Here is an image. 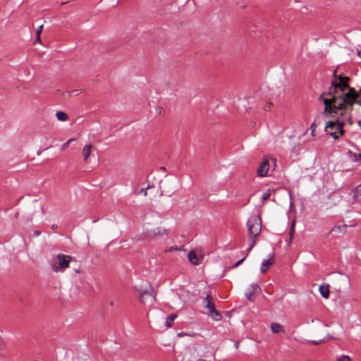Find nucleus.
Returning <instances> with one entry per match:
<instances>
[{
  "mask_svg": "<svg viewBox=\"0 0 361 361\" xmlns=\"http://www.w3.org/2000/svg\"><path fill=\"white\" fill-rule=\"evenodd\" d=\"M245 259V257H243V259H241L240 260H239L238 262H237L234 265H233V267L234 268H236L238 267Z\"/></svg>",
  "mask_w": 361,
  "mask_h": 361,
  "instance_id": "obj_27",
  "label": "nucleus"
},
{
  "mask_svg": "<svg viewBox=\"0 0 361 361\" xmlns=\"http://www.w3.org/2000/svg\"><path fill=\"white\" fill-rule=\"evenodd\" d=\"M56 116L60 121H66L68 119L67 114L63 111H58L56 114Z\"/></svg>",
  "mask_w": 361,
  "mask_h": 361,
  "instance_id": "obj_14",
  "label": "nucleus"
},
{
  "mask_svg": "<svg viewBox=\"0 0 361 361\" xmlns=\"http://www.w3.org/2000/svg\"><path fill=\"white\" fill-rule=\"evenodd\" d=\"M183 335H185V334H184V333H183V332H180V333H178V336H179V337H181V336H183Z\"/></svg>",
  "mask_w": 361,
  "mask_h": 361,
  "instance_id": "obj_31",
  "label": "nucleus"
},
{
  "mask_svg": "<svg viewBox=\"0 0 361 361\" xmlns=\"http://www.w3.org/2000/svg\"><path fill=\"white\" fill-rule=\"evenodd\" d=\"M196 361H207V360H204V359L199 358V359H197Z\"/></svg>",
  "mask_w": 361,
  "mask_h": 361,
  "instance_id": "obj_34",
  "label": "nucleus"
},
{
  "mask_svg": "<svg viewBox=\"0 0 361 361\" xmlns=\"http://www.w3.org/2000/svg\"><path fill=\"white\" fill-rule=\"evenodd\" d=\"M177 250V248H175V247L171 248V250Z\"/></svg>",
  "mask_w": 361,
  "mask_h": 361,
  "instance_id": "obj_36",
  "label": "nucleus"
},
{
  "mask_svg": "<svg viewBox=\"0 0 361 361\" xmlns=\"http://www.w3.org/2000/svg\"><path fill=\"white\" fill-rule=\"evenodd\" d=\"M316 128H317L316 124L314 123H312L310 128L312 130L311 134L312 136H314V132H315Z\"/></svg>",
  "mask_w": 361,
  "mask_h": 361,
  "instance_id": "obj_22",
  "label": "nucleus"
},
{
  "mask_svg": "<svg viewBox=\"0 0 361 361\" xmlns=\"http://www.w3.org/2000/svg\"><path fill=\"white\" fill-rule=\"evenodd\" d=\"M357 124L361 129V120L357 122Z\"/></svg>",
  "mask_w": 361,
  "mask_h": 361,
  "instance_id": "obj_33",
  "label": "nucleus"
},
{
  "mask_svg": "<svg viewBox=\"0 0 361 361\" xmlns=\"http://www.w3.org/2000/svg\"><path fill=\"white\" fill-rule=\"evenodd\" d=\"M247 226L250 243L247 251L249 252L255 245L257 237L262 231V219L260 216L254 215L251 216L247 221Z\"/></svg>",
  "mask_w": 361,
  "mask_h": 361,
  "instance_id": "obj_3",
  "label": "nucleus"
},
{
  "mask_svg": "<svg viewBox=\"0 0 361 361\" xmlns=\"http://www.w3.org/2000/svg\"><path fill=\"white\" fill-rule=\"evenodd\" d=\"M354 157H355V160H361V153L354 154Z\"/></svg>",
  "mask_w": 361,
  "mask_h": 361,
  "instance_id": "obj_28",
  "label": "nucleus"
},
{
  "mask_svg": "<svg viewBox=\"0 0 361 361\" xmlns=\"http://www.w3.org/2000/svg\"><path fill=\"white\" fill-rule=\"evenodd\" d=\"M274 255L272 254L271 255H270L268 259H265L262 262L260 268V271L262 273L267 272L269 267L274 264Z\"/></svg>",
  "mask_w": 361,
  "mask_h": 361,
  "instance_id": "obj_10",
  "label": "nucleus"
},
{
  "mask_svg": "<svg viewBox=\"0 0 361 361\" xmlns=\"http://www.w3.org/2000/svg\"><path fill=\"white\" fill-rule=\"evenodd\" d=\"M270 196H271V190L269 189L262 195V200L263 201H266L270 197Z\"/></svg>",
  "mask_w": 361,
  "mask_h": 361,
  "instance_id": "obj_18",
  "label": "nucleus"
},
{
  "mask_svg": "<svg viewBox=\"0 0 361 361\" xmlns=\"http://www.w3.org/2000/svg\"><path fill=\"white\" fill-rule=\"evenodd\" d=\"M35 234H37V235H39V233L35 232Z\"/></svg>",
  "mask_w": 361,
  "mask_h": 361,
  "instance_id": "obj_41",
  "label": "nucleus"
},
{
  "mask_svg": "<svg viewBox=\"0 0 361 361\" xmlns=\"http://www.w3.org/2000/svg\"><path fill=\"white\" fill-rule=\"evenodd\" d=\"M156 233L159 235H164L166 233V230L162 228H158L157 232Z\"/></svg>",
  "mask_w": 361,
  "mask_h": 361,
  "instance_id": "obj_26",
  "label": "nucleus"
},
{
  "mask_svg": "<svg viewBox=\"0 0 361 361\" xmlns=\"http://www.w3.org/2000/svg\"><path fill=\"white\" fill-rule=\"evenodd\" d=\"M271 330L274 334L284 333V327L279 323H271L270 326Z\"/></svg>",
  "mask_w": 361,
  "mask_h": 361,
  "instance_id": "obj_13",
  "label": "nucleus"
},
{
  "mask_svg": "<svg viewBox=\"0 0 361 361\" xmlns=\"http://www.w3.org/2000/svg\"><path fill=\"white\" fill-rule=\"evenodd\" d=\"M197 250H191L188 254V258L189 262L193 265H198L200 264L201 260L203 259L202 257H199Z\"/></svg>",
  "mask_w": 361,
  "mask_h": 361,
  "instance_id": "obj_6",
  "label": "nucleus"
},
{
  "mask_svg": "<svg viewBox=\"0 0 361 361\" xmlns=\"http://www.w3.org/2000/svg\"><path fill=\"white\" fill-rule=\"evenodd\" d=\"M354 197L358 200H361V184L356 188Z\"/></svg>",
  "mask_w": 361,
  "mask_h": 361,
  "instance_id": "obj_16",
  "label": "nucleus"
},
{
  "mask_svg": "<svg viewBox=\"0 0 361 361\" xmlns=\"http://www.w3.org/2000/svg\"><path fill=\"white\" fill-rule=\"evenodd\" d=\"M73 141H75V139H74V138H71V139H69L67 142H66L65 143H63V144L62 145V147H61L62 149H66L69 146V145H70L72 142H73Z\"/></svg>",
  "mask_w": 361,
  "mask_h": 361,
  "instance_id": "obj_20",
  "label": "nucleus"
},
{
  "mask_svg": "<svg viewBox=\"0 0 361 361\" xmlns=\"http://www.w3.org/2000/svg\"><path fill=\"white\" fill-rule=\"evenodd\" d=\"M294 229H295V221H293L292 223L291 226L290 228V231H289L290 241H291L293 238V234H294V231H295Z\"/></svg>",
  "mask_w": 361,
  "mask_h": 361,
  "instance_id": "obj_17",
  "label": "nucleus"
},
{
  "mask_svg": "<svg viewBox=\"0 0 361 361\" xmlns=\"http://www.w3.org/2000/svg\"><path fill=\"white\" fill-rule=\"evenodd\" d=\"M35 42L41 44L40 35H36Z\"/></svg>",
  "mask_w": 361,
  "mask_h": 361,
  "instance_id": "obj_29",
  "label": "nucleus"
},
{
  "mask_svg": "<svg viewBox=\"0 0 361 361\" xmlns=\"http://www.w3.org/2000/svg\"><path fill=\"white\" fill-rule=\"evenodd\" d=\"M140 192L142 193L145 196L147 195V190L146 189H142Z\"/></svg>",
  "mask_w": 361,
  "mask_h": 361,
  "instance_id": "obj_30",
  "label": "nucleus"
},
{
  "mask_svg": "<svg viewBox=\"0 0 361 361\" xmlns=\"http://www.w3.org/2000/svg\"><path fill=\"white\" fill-rule=\"evenodd\" d=\"M308 342L312 343V344H314V345H319V344L324 343V341H322V340H320V341H308Z\"/></svg>",
  "mask_w": 361,
  "mask_h": 361,
  "instance_id": "obj_25",
  "label": "nucleus"
},
{
  "mask_svg": "<svg viewBox=\"0 0 361 361\" xmlns=\"http://www.w3.org/2000/svg\"><path fill=\"white\" fill-rule=\"evenodd\" d=\"M57 228V225H56V224H54V225H52V226H51V228H52V229H55V228Z\"/></svg>",
  "mask_w": 361,
  "mask_h": 361,
  "instance_id": "obj_32",
  "label": "nucleus"
},
{
  "mask_svg": "<svg viewBox=\"0 0 361 361\" xmlns=\"http://www.w3.org/2000/svg\"><path fill=\"white\" fill-rule=\"evenodd\" d=\"M177 250V248H175V247L171 248V250Z\"/></svg>",
  "mask_w": 361,
  "mask_h": 361,
  "instance_id": "obj_37",
  "label": "nucleus"
},
{
  "mask_svg": "<svg viewBox=\"0 0 361 361\" xmlns=\"http://www.w3.org/2000/svg\"><path fill=\"white\" fill-rule=\"evenodd\" d=\"M261 290L259 286L257 284H252L246 293L245 295L247 300L252 301L257 293Z\"/></svg>",
  "mask_w": 361,
  "mask_h": 361,
  "instance_id": "obj_8",
  "label": "nucleus"
},
{
  "mask_svg": "<svg viewBox=\"0 0 361 361\" xmlns=\"http://www.w3.org/2000/svg\"><path fill=\"white\" fill-rule=\"evenodd\" d=\"M326 94L324 93L319 97V100H323L324 109V115L329 114L335 118L334 121H329L325 126V131L334 139L337 140L344 135L343 127L348 124L352 126V113L345 110L342 106H338L335 103V98L331 97H324Z\"/></svg>",
  "mask_w": 361,
  "mask_h": 361,
  "instance_id": "obj_1",
  "label": "nucleus"
},
{
  "mask_svg": "<svg viewBox=\"0 0 361 361\" xmlns=\"http://www.w3.org/2000/svg\"><path fill=\"white\" fill-rule=\"evenodd\" d=\"M35 234H37V235H39V233L35 232Z\"/></svg>",
  "mask_w": 361,
  "mask_h": 361,
  "instance_id": "obj_40",
  "label": "nucleus"
},
{
  "mask_svg": "<svg viewBox=\"0 0 361 361\" xmlns=\"http://www.w3.org/2000/svg\"><path fill=\"white\" fill-rule=\"evenodd\" d=\"M42 29H43L42 25L39 26L36 30V35H40L42 32Z\"/></svg>",
  "mask_w": 361,
  "mask_h": 361,
  "instance_id": "obj_24",
  "label": "nucleus"
},
{
  "mask_svg": "<svg viewBox=\"0 0 361 361\" xmlns=\"http://www.w3.org/2000/svg\"><path fill=\"white\" fill-rule=\"evenodd\" d=\"M204 307L207 309L209 316L214 321H219L221 319L220 314L216 310L213 298L209 294L203 300Z\"/></svg>",
  "mask_w": 361,
  "mask_h": 361,
  "instance_id": "obj_5",
  "label": "nucleus"
},
{
  "mask_svg": "<svg viewBox=\"0 0 361 361\" xmlns=\"http://www.w3.org/2000/svg\"><path fill=\"white\" fill-rule=\"evenodd\" d=\"M336 361H352L349 356L341 355L336 359Z\"/></svg>",
  "mask_w": 361,
  "mask_h": 361,
  "instance_id": "obj_19",
  "label": "nucleus"
},
{
  "mask_svg": "<svg viewBox=\"0 0 361 361\" xmlns=\"http://www.w3.org/2000/svg\"><path fill=\"white\" fill-rule=\"evenodd\" d=\"M235 346H236V348H238V343H235Z\"/></svg>",
  "mask_w": 361,
  "mask_h": 361,
  "instance_id": "obj_42",
  "label": "nucleus"
},
{
  "mask_svg": "<svg viewBox=\"0 0 361 361\" xmlns=\"http://www.w3.org/2000/svg\"><path fill=\"white\" fill-rule=\"evenodd\" d=\"M177 250V248H175V247L171 248V250Z\"/></svg>",
  "mask_w": 361,
  "mask_h": 361,
  "instance_id": "obj_38",
  "label": "nucleus"
},
{
  "mask_svg": "<svg viewBox=\"0 0 361 361\" xmlns=\"http://www.w3.org/2000/svg\"><path fill=\"white\" fill-rule=\"evenodd\" d=\"M176 314H171L169 315V317H166V326L167 327H171L173 324V322L174 321V319H176Z\"/></svg>",
  "mask_w": 361,
  "mask_h": 361,
  "instance_id": "obj_15",
  "label": "nucleus"
},
{
  "mask_svg": "<svg viewBox=\"0 0 361 361\" xmlns=\"http://www.w3.org/2000/svg\"><path fill=\"white\" fill-rule=\"evenodd\" d=\"M72 260L73 257L70 255L58 254L51 259L49 265L54 273H63Z\"/></svg>",
  "mask_w": 361,
  "mask_h": 361,
  "instance_id": "obj_4",
  "label": "nucleus"
},
{
  "mask_svg": "<svg viewBox=\"0 0 361 361\" xmlns=\"http://www.w3.org/2000/svg\"><path fill=\"white\" fill-rule=\"evenodd\" d=\"M269 160L267 158H264L261 162L259 168L257 169V174L259 176L264 177L267 175L269 171Z\"/></svg>",
  "mask_w": 361,
  "mask_h": 361,
  "instance_id": "obj_7",
  "label": "nucleus"
},
{
  "mask_svg": "<svg viewBox=\"0 0 361 361\" xmlns=\"http://www.w3.org/2000/svg\"><path fill=\"white\" fill-rule=\"evenodd\" d=\"M334 75L335 79L331 81V87L327 95L335 98V103L338 106H342L350 113L354 104L361 106V87L358 91L350 87L348 84L349 78L341 75L337 76L336 71Z\"/></svg>",
  "mask_w": 361,
  "mask_h": 361,
  "instance_id": "obj_2",
  "label": "nucleus"
},
{
  "mask_svg": "<svg viewBox=\"0 0 361 361\" xmlns=\"http://www.w3.org/2000/svg\"><path fill=\"white\" fill-rule=\"evenodd\" d=\"M82 92L81 90H74L70 92L71 95L77 96Z\"/></svg>",
  "mask_w": 361,
  "mask_h": 361,
  "instance_id": "obj_21",
  "label": "nucleus"
},
{
  "mask_svg": "<svg viewBox=\"0 0 361 361\" xmlns=\"http://www.w3.org/2000/svg\"><path fill=\"white\" fill-rule=\"evenodd\" d=\"M329 288H330V286L327 283H323L322 285L319 286V293L321 294V295L324 298H329Z\"/></svg>",
  "mask_w": 361,
  "mask_h": 361,
  "instance_id": "obj_12",
  "label": "nucleus"
},
{
  "mask_svg": "<svg viewBox=\"0 0 361 361\" xmlns=\"http://www.w3.org/2000/svg\"><path fill=\"white\" fill-rule=\"evenodd\" d=\"M358 56L361 58V50L357 51Z\"/></svg>",
  "mask_w": 361,
  "mask_h": 361,
  "instance_id": "obj_35",
  "label": "nucleus"
},
{
  "mask_svg": "<svg viewBox=\"0 0 361 361\" xmlns=\"http://www.w3.org/2000/svg\"><path fill=\"white\" fill-rule=\"evenodd\" d=\"M138 298L140 302L145 304L147 302V299L150 298L152 300H155V297L153 296L152 293L149 292L148 290H139L138 292Z\"/></svg>",
  "mask_w": 361,
  "mask_h": 361,
  "instance_id": "obj_9",
  "label": "nucleus"
},
{
  "mask_svg": "<svg viewBox=\"0 0 361 361\" xmlns=\"http://www.w3.org/2000/svg\"><path fill=\"white\" fill-rule=\"evenodd\" d=\"M92 145L90 144L85 145L82 150L84 161L87 162L92 150Z\"/></svg>",
  "mask_w": 361,
  "mask_h": 361,
  "instance_id": "obj_11",
  "label": "nucleus"
},
{
  "mask_svg": "<svg viewBox=\"0 0 361 361\" xmlns=\"http://www.w3.org/2000/svg\"><path fill=\"white\" fill-rule=\"evenodd\" d=\"M345 226H334L332 228L333 232H338L341 229H344Z\"/></svg>",
  "mask_w": 361,
  "mask_h": 361,
  "instance_id": "obj_23",
  "label": "nucleus"
},
{
  "mask_svg": "<svg viewBox=\"0 0 361 361\" xmlns=\"http://www.w3.org/2000/svg\"><path fill=\"white\" fill-rule=\"evenodd\" d=\"M75 272H76V273H79V272H80V271H79L78 269H76V270H75Z\"/></svg>",
  "mask_w": 361,
  "mask_h": 361,
  "instance_id": "obj_39",
  "label": "nucleus"
}]
</instances>
